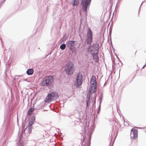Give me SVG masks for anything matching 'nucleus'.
<instances>
[{"instance_id":"obj_1","label":"nucleus","mask_w":146,"mask_h":146,"mask_svg":"<svg viewBox=\"0 0 146 146\" xmlns=\"http://www.w3.org/2000/svg\"><path fill=\"white\" fill-rule=\"evenodd\" d=\"M65 71L69 75H72L75 71L74 64L72 62L67 63L65 66Z\"/></svg>"},{"instance_id":"obj_2","label":"nucleus","mask_w":146,"mask_h":146,"mask_svg":"<svg viewBox=\"0 0 146 146\" xmlns=\"http://www.w3.org/2000/svg\"><path fill=\"white\" fill-rule=\"evenodd\" d=\"M58 97V94L55 92H52L48 94L45 100V102L47 103H50L53 100L56 99Z\"/></svg>"},{"instance_id":"obj_3","label":"nucleus","mask_w":146,"mask_h":146,"mask_svg":"<svg viewBox=\"0 0 146 146\" xmlns=\"http://www.w3.org/2000/svg\"><path fill=\"white\" fill-rule=\"evenodd\" d=\"M91 88L90 90V92L91 93H94L96 92L97 88L96 82V77L93 75L91 79Z\"/></svg>"},{"instance_id":"obj_4","label":"nucleus","mask_w":146,"mask_h":146,"mask_svg":"<svg viewBox=\"0 0 146 146\" xmlns=\"http://www.w3.org/2000/svg\"><path fill=\"white\" fill-rule=\"evenodd\" d=\"M53 81V78L52 76H47L44 79L41 84L42 86H50L52 84Z\"/></svg>"},{"instance_id":"obj_5","label":"nucleus","mask_w":146,"mask_h":146,"mask_svg":"<svg viewBox=\"0 0 146 146\" xmlns=\"http://www.w3.org/2000/svg\"><path fill=\"white\" fill-rule=\"evenodd\" d=\"M98 44H94L90 46L88 48V51L92 54L94 53H98Z\"/></svg>"},{"instance_id":"obj_6","label":"nucleus","mask_w":146,"mask_h":146,"mask_svg":"<svg viewBox=\"0 0 146 146\" xmlns=\"http://www.w3.org/2000/svg\"><path fill=\"white\" fill-rule=\"evenodd\" d=\"M91 0H82L81 5L82 9L86 13L87 12V8L89 6Z\"/></svg>"},{"instance_id":"obj_7","label":"nucleus","mask_w":146,"mask_h":146,"mask_svg":"<svg viewBox=\"0 0 146 146\" xmlns=\"http://www.w3.org/2000/svg\"><path fill=\"white\" fill-rule=\"evenodd\" d=\"M93 40L92 33L90 28L88 29V31L87 34L86 41L87 44H91Z\"/></svg>"},{"instance_id":"obj_8","label":"nucleus","mask_w":146,"mask_h":146,"mask_svg":"<svg viewBox=\"0 0 146 146\" xmlns=\"http://www.w3.org/2000/svg\"><path fill=\"white\" fill-rule=\"evenodd\" d=\"M138 131L137 129L133 128L130 131V139L133 140L138 138Z\"/></svg>"},{"instance_id":"obj_9","label":"nucleus","mask_w":146,"mask_h":146,"mask_svg":"<svg viewBox=\"0 0 146 146\" xmlns=\"http://www.w3.org/2000/svg\"><path fill=\"white\" fill-rule=\"evenodd\" d=\"M82 75L81 73L78 72L77 74L76 78V82L77 86H79L82 84Z\"/></svg>"},{"instance_id":"obj_10","label":"nucleus","mask_w":146,"mask_h":146,"mask_svg":"<svg viewBox=\"0 0 146 146\" xmlns=\"http://www.w3.org/2000/svg\"><path fill=\"white\" fill-rule=\"evenodd\" d=\"M67 46L70 49L74 47V41L72 40L69 41L67 43Z\"/></svg>"},{"instance_id":"obj_11","label":"nucleus","mask_w":146,"mask_h":146,"mask_svg":"<svg viewBox=\"0 0 146 146\" xmlns=\"http://www.w3.org/2000/svg\"><path fill=\"white\" fill-rule=\"evenodd\" d=\"M35 118L34 117H32L28 123V125L27 126L32 127V125L35 121Z\"/></svg>"},{"instance_id":"obj_12","label":"nucleus","mask_w":146,"mask_h":146,"mask_svg":"<svg viewBox=\"0 0 146 146\" xmlns=\"http://www.w3.org/2000/svg\"><path fill=\"white\" fill-rule=\"evenodd\" d=\"M93 54V58L96 62H98L99 60V57H98L97 53H94Z\"/></svg>"},{"instance_id":"obj_13","label":"nucleus","mask_w":146,"mask_h":146,"mask_svg":"<svg viewBox=\"0 0 146 146\" xmlns=\"http://www.w3.org/2000/svg\"><path fill=\"white\" fill-rule=\"evenodd\" d=\"M34 72V70L32 69H29L27 70V73L28 75H32Z\"/></svg>"},{"instance_id":"obj_14","label":"nucleus","mask_w":146,"mask_h":146,"mask_svg":"<svg viewBox=\"0 0 146 146\" xmlns=\"http://www.w3.org/2000/svg\"><path fill=\"white\" fill-rule=\"evenodd\" d=\"M79 1L78 0H73L72 4L73 6H77L79 3Z\"/></svg>"},{"instance_id":"obj_15","label":"nucleus","mask_w":146,"mask_h":146,"mask_svg":"<svg viewBox=\"0 0 146 146\" xmlns=\"http://www.w3.org/2000/svg\"><path fill=\"white\" fill-rule=\"evenodd\" d=\"M34 110L33 108H30L28 111V112H27L28 115H31V113L32 112L34 111Z\"/></svg>"},{"instance_id":"obj_16","label":"nucleus","mask_w":146,"mask_h":146,"mask_svg":"<svg viewBox=\"0 0 146 146\" xmlns=\"http://www.w3.org/2000/svg\"><path fill=\"white\" fill-rule=\"evenodd\" d=\"M27 129L29 133H30L32 131V127H27L25 129Z\"/></svg>"},{"instance_id":"obj_17","label":"nucleus","mask_w":146,"mask_h":146,"mask_svg":"<svg viewBox=\"0 0 146 146\" xmlns=\"http://www.w3.org/2000/svg\"><path fill=\"white\" fill-rule=\"evenodd\" d=\"M66 45L65 44H63L61 45L60 46V48L62 50L66 48Z\"/></svg>"},{"instance_id":"obj_18","label":"nucleus","mask_w":146,"mask_h":146,"mask_svg":"<svg viewBox=\"0 0 146 146\" xmlns=\"http://www.w3.org/2000/svg\"><path fill=\"white\" fill-rule=\"evenodd\" d=\"M90 95H89V96H87V97L88 98V99L89 100L87 101V106H88V102L90 100Z\"/></svg>"},{"instance_id":"obj_19","label":"nucleus","mask_w":146,"mask_h":146,"mask_svg":"<svg viewBox=\"0 0 146 146\" xmlns=\"http://www.w3.org/2000/svg\"><path fill=\"white\" fill-rule=\"evenodd\" d=\"M6 0H4L3 2L5 1Z\"/></svg>"}]
</instances>
